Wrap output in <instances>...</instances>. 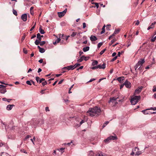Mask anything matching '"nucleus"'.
Returning a JSON list of instances; mask_svg holds the SVG:
<instances>
[{"label": "nucleus", "instance_id": "nucleus-47", "mask_svg": "<svg viewBox=\"0 0 156 156\" xmlns=\"http://www.w3.org/2000/svg\"><path fill=\"white\" fill-rule=\"evenodd\" d=\"M35 25H36V23H35L34 26L33 27H32L30 29V31H32L34 29V28H35Z\"/></svg>", "mask_w": 156, "mask_h": 156}, {"label": "nucleus", "instance_id": "nucleus-62", "mask_svg": "<svg viewBox=\"0 0 156 156\" xmlns=\"http://www.w3.org/2000/svg\"><path fill=\"white\" fill-rule=\"evenodd\" d=\"M139 20H137L136 21V23L135 24H136V25H139Z\"/></svg>", "mask_w": 156, "mask_h": 156}, {"label": "nucleus", "instance_id": "nucleus-46", "mask_svg": "<svg viewBox=\"0 0 156 156\" xmlns=\"http://www.w3.org/2000/svg\"><path fill=\"white\" fill-rule=\"evenodd\" d=\"M45 80V79L44 78H41L40 80H39V83H41L42 82V81Z\"/></svg>", "mask_w": 156, "mask_h": 156}, {"label": "nucleus", "instance_id": "nucleus-44", "mask_svg": "<svg viewBox=\"0 0 156 156\" xmlns=\"http://www.w3.org/2000/svg\"><path fill=\"white\" fill-rule=\"evenodd\" d=\"M147 110H152L154 111H155L156 110V107H154V108H150L147 109Z\"/></svg>", "mask_w": 156, "mask_h": 156}, {"label": "nucleus", "instance_id": "nucleus-56", "mask_svg": "<svg viewBox=\"0 0 156 156\" xmlns=\"http://www.w3.org/2000/svg\"><path fill=\"white\" fill-rule=\"evenodd\" d=\"M5 86H4L2 85H0V88H5Z\"/></svg>", "mask_w": 156, "mask_h": 156}, {"label": "nucleus", "instance_id": "nucleus-52", "mask_svg": "<svg viewBox=\"0 0 156 156\" xmlns=\"http://www.w3.org/2000/svg\"><path fill=\"white\" fill-rule=\"evenodd\" d=\"M20 151L22 152H23L24 153H26V154H27V152L26 151L24 150V149H21L20 150Z\"/></svg>", "mask_w": 156, "mask_h": 156}, {"label": "nucleus", "instance_id": "nucleus-6", "mask_svg": "<svg viewBox=\"0 0 156 156\" xmlns=\"http://www.w3.org/2000/svg\"><path fill=\"white\" fill-rule=\"evenodd\" d=\"M67 11V9H66L64 10L61 12H58V15L60 17H62L64 16Z\"/></svg>", "mask_w": 156, "mask_h": 156}, {"label": "nucleus", "instance_id": "nucleus-16", "mask_svg": "<svg viewBox=\"0 0 156 156\" xmlns=\"http://www.w3.org/2000/svg\"><path fill=\"white\" fill-rule=\"evenodd\" d=\"M39 32L41 34H44L45 33V32L44 30L42 29V27L41 26H40L39 28Z\"/></svg>", "mask_w": 156, "mask_h": 156}, {"label": "nucleus", "instance_id": "nucleus-9", "mask_svg": "<svg viewBox=\"0 0 156 156\" xmlns=\"http://www.w3.org/2000/svg\"><path fill=\"white\" fill-rule=\"evenodd\" d=\"M75 68V67H74V66H73L70 65L69 66L65 67L63 68V69H67L68 70H69L70 69L73 70Z\"/></svg>", "mask_w": 156, "mask_h": 156}, {"label": "nucleus", "instance_id": "nucleus-22", "mask_svg": "<svg viewBox=\"0 0 156 156\" xmlns=\"http://www.w3.org/2000/svg\"><path fill=\"white\" fill-rule=\"evenodd\" d=\"M105 25H104L103 27L102 28V30L101 32V34H102L104 33L105 32Z\"/></svg>", "mask_w": 156, "mask_h": 156}, {"label": "nucleus", "instance_id": "nucleus-10", "mask_svg": "<svg viewBox=\"0 0 156 156\" xmlns=\"http://www.w3.org/2000/svg\"><path fill=\"white\" fill-rule=\"evenodd\" d=\"M21 19L23 21L25 22L27 20V15L26 13L24 14L21 16Z\"/></svg>", "mask_w": 156, "mask_h": 156}, {"label": "nucleus", "instance_id": "nucleus-19", "mask_svg": "<svg viewBox=\"0 0 156 156\" xmlns=\"http://www.w3.org/2000/svg\"><path fill=\"white\" fill-rule=\"evenodd\" d=\"M6 92L5 88L0 89V92L2 94H4Z\"/></svg>", "mask_w": 156, "mask_h": 156}, {"label": "nucleus", "instance_id": "nucleus-48", "mask_svg": "<svg viewBox=\"0 0 156 156\" xmlns=\"http://www.w3.org/2000/svg\"><path fill=\"white\" fill-rule=\"evenodd\" d=\"M147 110V109H146V110H143L142 111V112L144 114H148V113L147 112H146V111Z\"/></svg>", "mask_w": 156, "mask_h": 156}, {"label": "nucleus", "instance_id": "nucleus-36", "mask_svg": "<svg viewBox=\"0 0 156 156\" xmlns=\"http://www.w3.org/2000/svg\"><path fill=\"white\" fill-rule=\"evenodd\" d=\"M45 43V41H42L41 42H40V44L41 46H43Z\"/></svg>", "mask_w": 156, "mask_h": 156}, {"label": "nucleus", "instance_id": "nucleus-21", "mask_svg": "<svg viewBox=\"0 0 156 156\" xmlns=\"http://www.w3.org/2000/svg\"><path fill=\"white\" fill-rule=\"evenodd\" d=\"M96 156H105L101 152H98L96 154Z\"/></svg>", "mask_w": 156, "mask_h": 156}, {"label": "nucleus", "instance_id": "nucleus-1", "mask_svg": "<svg viewBox=\"0 0 156 156\" xmlns=\"http://www.w3.org/2000/svg\"><path fill=\"white\" fill-rule=\"evenodd\" d=\"M101 112L100 108L95 107L93 108H90L87 112V115L93 117L99 115Z\"/></svg>", "mask_w": 156, "mask_h": 156}, {"label": "nucleus", "instance_id": "nucleus-18", "mask_svg": "<svg viewBox=\"0 0 156 156\" xmlns=\"http://www.w3.org/2000/svg\"><path fill=\"white\" fill-rule=\"evenodd\" d=\"M124 79V78L123 76L119 77L117 78V80L119 82H121Z\"/></svg>", "mask_w": 156, "mask_h": 156}, {"label": "nucleus", "instance_id": "nucleus-43", "mask_svg": "<svg viewBox=\"0 0 156 156\" xmlns=\"http://www.w3.org/2000/svg\"><path fill=\"white\" fill-rule=\"evenodd\" d=\"M35 140V136H34V137H33V139H30V140H31V141H32V142L33 143V144H34H34H34V141H33V140Z\"/></svg>", "mask_w": 156, "mask_h": 156}, {"label": "nucleus", "instance_id": "nucleus-32", "mask_svg": "<svg viewBox=\"0 0 156 156\" xmlns=\"http://www.w3.org/2000/svg\"><path fill=\"white\" fill-rule=\"evenodd\" d=\"M64 148H61L59 149H57V150L59 151H63L62 152V153L64 152L63 151L64 150Z\"/></svg>", "mask_w": 156, "mask_h": 156}, {"label": "nucleus", "instance_id": "nucleus-30", "mask_svg": "<svg viewBox=\"0 0 156 156\" xmlns=\"http://www.w3.org/2000/svg\"><path fill=\"white\" fill-rule=\"evenodd\" d=\"M92 4H94L96 7L98 9L99 7V5L98 3L96 2H92Z\"/></svg>", "mask_w": 156, "mask_h": 156}, {"label": "nucleus", "instance_id": "nucleus-55", "mask_svg": "<svg viewBox=\"0 0 156 156\" xmlns=\"http://www.w3.org/2000/svg\"><path fill=\"white\" fill-rule=\"evenodd\" d=\"M31 137V136H30V135H27L25 137V140H27V139L29 138L30 137Z\"/></svg>", "mask_w": 156, "mask_h": 156}, {"label": "nucleus", "instance_id": "nucleus-38", "mask_svg": "<svg viewBox=\"0 0 156 156\" xmlns=\"http://www.w3.org/2000/svg\"><path fill=\"white\" fill-rule=\"evenodd\" d=\"M76 34V32H73L71 35V36L73 37H74Z\"/></svg>", "mask_w": 156, "mask_h": 156}, {"label": "nucleus", "instance_id": "nucleus-59", "mask_svg": "<svg viewBox=\"0 0 156 156\" xmlns=\"http://www.w3.org/2000/svg\"><path fill=\"white\" fill-rule=\"evenodd\" d=\"M83 67V66H80L79 68L77 69V70H78L79 69H82Z\"/></svg>", "mask_w": 156, "mask_h": 156}, {"label": "nucleus", "instance_id": "nucleus-25", "mask_svg": "<svg viewBox=\"0 0 156 156\" xmlns=\"http://www.w3.org/2000/svg\"><path fill=\"white\" fill-rule=\"evenodd\" d=\"M41 41H40L39 40L36 39L34 43L36 45H38L39 44H40V42Z\"/></svg>", "mask_w": 156, "mask_h": 156}, {"label": "nucleus", "instance_id": "nucleus-24", "mask_svg": "<svg viewBox=\"0 0 156 156\" xmlns=\"http://www.w3.org/2000/svg\"><path fill=\"white\" fill-rule=\"evenodd\" d=\"M120 30L118 29H115V31H114L113 34L115 35V34H118L119 31Z\"/></svg>", "mask_w": 156, "mask_h": 156}, {"label": "nucleus", "instance_id": "nucleus-57", "mask_svg": "<svg viewBox=\"0 0 156 156\" xmlns=\"http://www.w3.org/2000/svg\"><path fill=\"white\" fill-rule=\"evenodd\" d=\"M114 36V34H112V35H111L109 36V37L108 39H109V40L110 39H111L112 37L113 36Z\"/></svg>", "mask_w": 156, "mask_h": 156}, {"label": "nucleus", "instance_id": "nucleus-51", "mask_svg": "<svg viewBox=\"0 0 156 156\" xmlns=\"http://www.w3.org/2000/svg\"><path fill=\"white\" fill-rule=\"evenodd\" d=\"M61 40V39L59 38H57L55 41L57 43H58L60 42V41Z\"/></svg>", "mask_w": 156, "mask_h": 156}, {"label": "nucleus", "instance_id": "nucleus-13", "mask_svg": "<svg viewBox=\"0 0 156 156\" xmlns=\"http://www.w3.org/2000/svg\"><path fill=\"white\" fill-rule=\"evenodd\" d=\"M98 68L104 69L105 68V65L104 63L102 65L100 64L98 65Z\"/></svg>", "mask_w": 156, "mask_h": 156}, {"label": "nucleus", "instance_id": "nucleus-58", "mask_svg": "<svg viewBox=\"0 0 156 156\" xmlns=\"http://www.w3.org/2000/svg\"><path fill=\"white\" fill-rule=\"evenodd\" d=\"M45 110L46 111H49V108H48V107H46V108H45Z\"/></svg>", "mask_w": 156, "mask_h": 156}, {"label": "nucleus", "instance_id": "nucleus-11", "mask_svg": "<svg viewBox=\"0 0 156 156\" xmlns=\"http://www.w3.org/2000/svg\"><path fill=\"white\" fill-rule=\"evenodd\" d=\"M124 83L126 87L127 88H129L130 87L131 83L130 82L128 81L127 80H126Z\"/></svg>", "mask_w": 156, "mask_h": 156}, {"label": "nucleus", "instance_id": "nucleus-63", "mask_svg": "<svg viewBox=\"0 0 156 156\" xmlns=\"http://www.w3.org/2000/svg\"><path fill=\"white\" fill-rule=\"evenodd\" d=\"M38 62L40 63H42L43 62V60L42 59H40L39 60Z\"/></svg>", "mask_w": 156, "mask_h": 156}, {"label": "nucleus", "instance_id": "nucleus-31", "mask_svg": "<svg viewBox=\"0 0 156 156\" xmlns=\"http://www.w3.org/2000/svg\"><path fill=\"white\" fill-rule=\"evenodd\" d=\"M110 140H109V139L108 137L107 139L105 140H104V141L106 143H108L109 142Z\"/></svg>", "mask_w": 156, "mask_h": 156}, {"label": "nucleus", "instance_id": "nucleus-12", "mask_svg": "<svg viewBox=\"0 0 156 156\" xmlns=\"http://www.w3.org/2000/svg\"><path fill=\"white\" fill-rule=\"evenodd\" d=\"M90 39L91 41H94L97 40L98 39L96 36L91 35L90 37Z\"/></svg>", "mask_w": 156, "mask_h": 156}, {"label": "nucleus", "instance_id": "nucleus-20", "mask_svg": "<svg viewBox=\"0 0 156 156\" xmlns=\"http://www.w3.org/2000/svg\"><path fill=\"white\" fill-rule=\"evenodd\" d=\"M98 62L97 61L94 60L93 62L92 63V65L93 66H94L97 65L98 64Z\"/></svg>", "mask_w": 156, "mask_h": 156}, {"label": "nucleus", "instance_id": "nucleus-64", "mask_svg": "<svg viewBox=\"0 0 156 156\" xmlns=\"http://www.w3.org/2000/svg\"><path fill=\"white\" fill-rule=\"evenodd\" d=\"M152 91L153 92H156V87L154 88L153 90H152Z\"/></svg>", "mask_w": 156, "mask_h": 156}, {"label": "nucleus", "instance_id": "nucleus-8", "mask_svg": "<svg viewBox=\"0 0 156 156\" xmlns=\"http://www.w3.org/2000/svg\"><path fill=\"white\" fill-rule=\"evenodd\" d=\"M142 88L143 87L142 86L138 87L135 90L134 94L135 95L139 94L141 91Z\"/></svg>", "mask_w": 156, "mask_h": 156}, {"label": "nucleus", "instance_id": "nucleus-61", "mask_svg": "<svg viewBox=\"0 0 156 156\" xmlns=\"http://www.w3.org/2000/svg\"><path fill=\"white\" fill-rule=\"evenodd\" d=\"M131 44V43L129 41L128 42V44L127 45V47H129V46H130Z\"/></svg>", "mask_w": 156, "mask_h": 156}, {"label": "nucleus", "instance_id": "nucleus-23", "mask_svg": "<svg viewBox=\"0 0 156 156\" xmlns=\"http://www.w3.org/2000/svg\"><path fill=\"white\" fill-rule=\"evenodd\" d=\"M88 156H94L93 152L92 151H90L88 154Z\"/></svg>", "mask_w": 156, "mask_h": 156}, {"label": "nucleus", "instance_id": "nucleus-29", "mask_svg": "<svg viewBox=\"0 0 156 156\" xmlns=\"http://www.w3.org/2000/svg\"><path fill=\"white\" fill-rule=\"evenodd\" d=\"M12 12L13 14L16 16H17V12L15 10L13 9L12 10Z\"/></svg>", "mask_w": 156, "mask_h": 156}, {"label": "nucleus", "instance_id": "nucleus-7", "mask_svg": "<svg viewBox=\"0 0 156 156\" xmlns=\"http://www.w3.org/2000/svg\"><path fill=\"white\" fill-rule=\"evenodd\" d=\"M89 58V57H86L84 55H83L82 56L80 59L78 60L77 61L79 62H82L83 60H84L85 61H87L88 60Z\"/></svg>", "mask_w": 156, "mask_h": 156}, {"label": "nucleus", "instance_id": "nucleus-49", "mask_svg": "<svg viewBox=\"0 0 156 156\" xmlns=\"http://www.w3.org/2000/svg\"><path fill=\"white\" fill-rule=\"evenodd\" d=\"M39 79L40 78L38 76H36V81L37 82H38V81H39Z\"/></svg>", "mask_w": 156, "mask_h": 156}, {"label": "nucleus", "instance_id": "nucleus-4", "mask_svg": "<svg viewBox=\"0 0 156 156\" xmlns=\"http://www.w3.org/2000/svg\"><path fill=\"white\" fill-rule=\"evenodd\" d=\"M145 60L144 59H141L139 61L135 66V71L137 70V68L139 66H142Z\"/></svg>", "mask_w": 156, "mask_h": 156}, {"label": "nucleus", "instance_id": "nucleus-34", "mask_svg": "<svg viewBox=\"0 0 156 156\" xmlns=\"http://www.w3.org/2000/svg\"><path fill=\"white\" fill-rule=\"evenodd\" d=\"M153 38L151 39V41L152 42H153L155 41L156 39V36H154V37H153Z\"/></svg>", "mask_w": 156, "mask_h": 156}, {"label": "nucleus", "instance_id": "nucleus-26", "mask_svg": "<svg viewBox=\"0 0 156 156\" xmlns=\"http://www.w3.org/2000/svg\"><path fill=\"white\" fill-rule=\"evenodd\" d=\"M41 35L40 34L38 33L37 34V38L38 39V40H39L40 41H41V37H40Z\"/></svg>", "mask_w": 156, "mask_h": 156}, {"label": "nucleus", "instance_id": "nucleus-40", "mask_svg": "<svg viewBox=\"0 0 156 156\" xmlns=\"http://www.w3.org/2000/svg\"><path fill=\"white\" fill-rule=\"evenodd\" d=\"M156 23V22H154L152 23H151V24L150 26V27H154V25H155Z\"/></svg>", "mask_w": 156, "mask_h": 156}, {"label": "nucleus", "instance_id": "nucleus-41", "mask_svg": "<svg viewBox=\"0 0 156 156\" xmlns=\"http://www.w3.org/2000/svg\"><path fill=\"white\" fill-rule=\"evenodd\" d=\"M80 65V64L78 63H77L76 64L74 65V66H74V67H75V68L76 67L79 66Z\"/></svg>", "mask_w": 156, "mask_h": 156}, {"label": "nucleus", "instance_id": "nucleus-33", "mask_svg": "<svg viewBox=\"0 0 156 156\" xmlns=\"http://www.w3.org/2000/svg\"><path fill=\"white\" fill-rule=\"evenodd\" d=\"M31 81H30L29 80H27L26 81V83L27 84L30 85H31Z\"/></svg>", "mask_w": 156, "mask_h": 156}, {"label": "nucleus", "instance_id": "nucleus-27", "mask_svg": "<svg viewBox=\"0 0 156 156\" xmlns=\"http://www.w3.org/2000/svg\"><path fill=\"white\" fill-rule=\"evenodd\" d=\"M39 51L41 53H43L45 52V50L44 48H41L39 50Z\"/></svg>", "mask_w": 156, "mask_h": 156}, {"label": "nucleus", "instance_id": "nucleus-39", "mask_svg": "<svg viewBox=\"0 0 156 156\" xmlns=\"http://www.w3.org/2000/svg\"><path fill=\"white\" fill-rule=\"evenodd\" d=\"M91 69H98V66L92 67L91 68Z\"/></svg>", "mask_w": 156, "mask_h": 156}, {"label": "nucleus", "instance_id": "nucleus-53", "mask_svg": "<svg viewBox=\"0 0 156 156\" xmlns=\"http://www.w3.org/2000/svg\"><path fill=\"white\" fill-rule=\"evenodd\" d=\"M83 28H85L86 27V24L85 23H83Z\"/></svg>", "mask_w": 156, "mask_h": 156}, {"label": "nucleus", "instance_id": "nucleus-28", "mask_svg": "<svg viewBox=\"0 0 156 156\" xmlns=\"http://www.w3.org/2000/svg\"><path fill=\"white\" fill-rule=\"evenodd\" d=\"M116 41V39H113L111 41V43H109V45L111 46L112 44L115 41Z\"/></svg>", "mask_w": 156, "mask_h": 156}, {"label": "nucleus", "instance_id": "nucleus-17", "mask_svg": "<svg viewBox=\"0 0 156 156\" xmlns=\"http://www.w3.org/2000/svg\"><path fill=\"white\" fill-rule=\"evenodd\" d=\"M90 47L89 46H87L83 48V50L84 52H86L89 50Z\"/></svg>", "mask_w": 156, "mask_h": 156}, {"label": "nucleus", "instance_id": "nucleus-5", "mask_svg": "<svg viewBox=\"0 0 156 156\" xmlns=\"http://www.w3.org/2000/svg\"><path fill=\"white\" fill-rule=\"evenodd\" d=\"M139 149L137 147H135L133 150L134 151H136L135 152V155H139L141 154L144 151V150L142 151H139Z\"/></svg>", "mask_w": 156, "mask_h": 156}, {"label": "nucleus", "instance_id": "nucleus-2", "mask_svg": "<svg viewBox=\"0 0 156 156\" xmlns=\"http://www.w3.org/2000/svg\"><path fill=\"white\" fill-rule=\"evenodd\" d=\"M119 99V97H114L110 98V100L109 101V103H110L111 102L112 103V105L113 106H115L117 104H118V101L119 102L121 101L122 102V100H118Z\"/></svg>", "mask_w": 156, "mask_h": 156}, {"label": "nucleus", "instance_id": "nucleus-35", "mask_svg": "<svg viewBox=\"0 0 156 156\" xmlns=\"http://www.w3.org/2000/svg\"><path fill=\"white\" fill-rule=\"evenodd\" d=\"M106 49L105 48L103 50H102L100 53V54L101 55H102L103 54V53L105 52V51H106Z\"/></svg>", "mask_w": 156, "mask_h": 156}, {"label": "nucleus", "instance_id": "nucleus-54", "mask_svg": "<svg viewBox=\"0 0 156 156\" xmlns=\"http://www.w3.org/2000/svg\"><path fill=\"white\" fill-rule=\"evenodd\" d=\"M117 56H115L113 59H112V61H113L115 60L117 58Z\"/></svg>", "mask_w": 156, "mask_h": 156}, {"label": "nucleus", "instance_id": "nucleus-42", "mask_svg": "<svg viewBox=\"0 0 156 156\" xmlns=\"http://www.w3.org/2000/svg\"><path fill=\"white\" fill-rule=\"evenodd\" d=\"M102 45V43L101 42L99 43L98 44V47L100 48V47Z\"/></svg>", "mask_w": 156, "mask_h": 156}, {"label": "nucleus", "instance_id": "nucleus-3", "mask_svg": "<svg viewBox=\"0 0 156 156\" xmlns=\"http://www.w3.org/2000/svg\"><path fill=\"white\" fill-rule=\"evenodd\" d=\"M140 98V96H135L131 99L130 102L133 105H135L136 104Z\"/></svg>", "mask_w": 156, "mask_h": 156}, {"label": "nucleus", "instance_id": "nucleus-45", "mask_svg": "<svg viewBox=\"0 0 156 156\" xmlns=\"http://www.w3.org/2000/svg\"><path fill=\"white\" fill-rule=\"evenodd\" d=\"M43 86H44L47 84V82L46 81H44L42 83Z\"/></svg>", "mask_w": 156, "mask_h": 156}, {"label": "nucleus", "instance_id": "nucleus-60", "mask_svg": "<svg viewBox=\"0 0 156 156\" xmlns=\"http://www.w3.org/2000/svg\"><path fill=\"white\" fill-rule=\"evenodd\" d=\"M116 55V53L115 52H114L112 53V57H114Z\"/></svg>", "mask_w": 156, "mask_h": 156}, {"label": "nucleus", "instance_id": "nucleus-50", "mask_svg": "<svg viewBox=\"0 0 156 156\" xmlns=\"http://www.w3.org/2000/svg\"><path fill=\"white\" fill-rule=\"evenodd\" d=\"M95 80V79L94 78H93L91 79L89 81H88L87 83L90 82H91L94 80Z\"/></svg>", "mask_w": 156, "mask_h": 156}, {"label": "nucleus", "instance_id": "nucleus-15", "mask_svg": "<svg viewBox=\"0 0 156 156\" xmlns=\"http://www.w3.org/2000/svg\"><path fill=\"white\" fill-rule=\"evenodd\" d=\"M110 140H115L117 139V137L116 136H111L108 137Z\"/></svg>", "mask_w": 156, "mask_h": 156}, {"label": "nucleus", "instance_id": "nucleus-37", "mask_svg": "<svg viewBox=\"0 0 156 156\" xmlns=\"http://www.w3.org/2000/svg\"><path fill=\"white\" fill-rule=\"evenodd\" d=\"M74 84L71 87H70L69 88V94H70V93H72V92L71 91V89H72V88L73 87V86H74Z\"/></svg>", "mask_w": 156, "mask_h": 156}, {"label": "nucleus", "instance_id": "nucleus-14", "mask_svg": "<svg viewBox=\"0 0 156 156\" xmlns=\"http://www.w3.org/2000/svg\"><path fill=\"white\" fill-rule=\"evenodd\" d=\"M14 106L13 105H9L6 107V109L8 110H10L12 109V108Z\"/></svg>", "mask_w": 156, "mask_h": 156}]
</instances>
